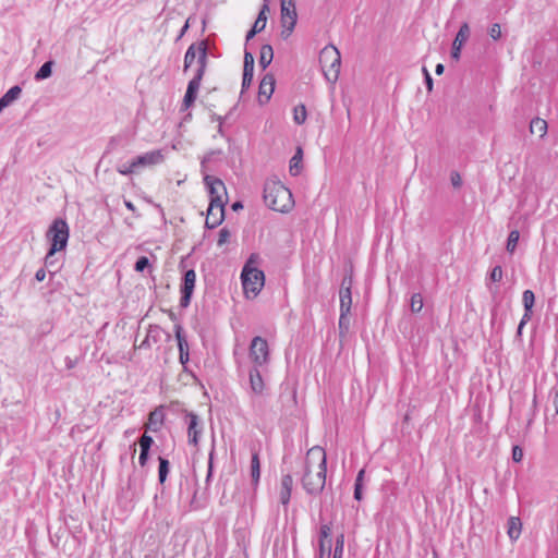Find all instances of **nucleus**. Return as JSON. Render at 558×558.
I'll return each mask as SVG.
<instances>
[{"label": "nucleus", "instance_id": "obj_1", "mask_svg": "<svg viewBox=\"0 0 558 558\" xmlns=\"http://www.w3.org/2000/svg\"><path fill=\"white\" fill-rule=\"evenodd\" d=\"M327 458L322 447L307 451L302 486L308 495H319L326 485Z\"/></svg>", "mask_w": 558, "mask_h": 558}, {"label": "nucleus", "instance_id": "obj_2", "mask_svg": "<svg viewBox=\"0 0 558 558\" xmlns=\"http://www.w3.org/2000/svg\"><path fill=\"white\" fill-rule=\"evenodd\" d=\"M259 263V254L252 253L242 268V287L247 298H250V294L252 298H255L265 284L264 271L257 268Z\"/></svg>", "mask_w": 558, "mask_h": 558}, {"label": "nucleus", "instance_id": "obj_3", "mask_svg": "<svg viewBox=\"0 0 558 558\" xmlns=\"http://www.w3.org/2000/svg\"><path fill=\"white\" fill-rule=\"evenodd\" d=\"M264 202L272 210L288 213L293 207L290 190L279 181H267L264 185Z\"/></svg>", "mask_w": 558, "mask_h": 558}, {"label": "nucleus", "instance_id": "obj_4", "mask_svg": "<svg viewBox=\"0 0 558 558\" xmlns=\"http://www.w3.org/2000/svg\"><path fill=\"white\" fill-rule=\"evenodd\" d=\"M46 235L50 241V248L45 257V263L48 265L50 263V258L57 252H60L66 247L69 240V226L66 221L61 218L54 219Z\"/></svg>", "mask_w": 558, "mask_h": 558}, {"label": "nucleus", "instance_id": "obj_5", "mask_svg": "<svg viewBox=\"0 0 558 558\" xmlns=\"http://www.w3.org/2000/svg\"><path fill=\"white\" fill-rule=\"evenodd\" d=\"M319 63L326 80L329 83H336L341 66V56L333 46H326L319 53Z\"/></svg>", "mask_w": 558, "mask_h": 558}, {"label": "nucleus", "instance_id": "obj_6", "mask_svg": "<svg viewBox=\"0 0 558 558\" xmlns=\"http://www.w3.org/2000/svg\"><path fill=\"white\" fill-rule=\"evenodd\" d=\"M298 21L294 0H281L280 22L282 26L281 37L287 39L293 32Z\"/></svg>", "mask_w": 558, "mask_h": 558}, {"label": "nucleus", "instance_id": "obj_7", "mask_svg": "<svg viewBox=\"0 0 558 558\" xmlns=\"http://www.w3.org/2000/svg\"><path fill=\"white\" fill-rule=\"evenodd\" d=\"M203 174L204 183L207 186L209 193V203H214L215 208H217V204H227V189L222 180L208 173Z\"/></svg>", "mask_w": 558, "mask_h": 558}, {"label": "nucleus", "instance_id": "obj_8", "mask_svg": "<svg viewBox=\"0 0 558 558\" xmlns=\"http://www.w3.org/2000/svg\"><path fill=\"white\" fill-rule=\"evenodd\" d=\"M250 359L254 366H264L269 362V347L266 339L256 336L252 339L250 345Z\"/></svg>", "mask_w": 558, "mask_h": 558}, {"label": "nucleus", "instance_id": "obj_9", "mask_svg": "<svg viewBox=\"0 0 558 558\" xmlns=\"http://www.w3.org/2000/svg\"><path fill=\"white\" fill-rule=\"evenodd\" d=\"M195 282L196 274L194 269L184 271L180 284V306L182 308H186L190 305L195 289Z\"/></svg>", "mask_w": 558, "mask_h": 558}, {"label": "nucleus", "instance_id": "obj_10", "mask_svg": "<svg viewBox=\"0 0 558 558\" xmlns=\"http://www.w3.org/2000/svg\"><path fill=\"white\" fill-rule=\"evenodd\" d=\"M340 294V316H339V335L344 337L350 328L349 314L352 305V292H339Z\"/></svg>", "mask_w": 558, "mask_h": 558}, {"label": "nucleus", "instance_id": "obj_11", "mask_svg": "<svg viewBox=\"0 0 558 558\" xmlns=\"http://www.w3.org/2000/svg\"><path fill=\"white\" fill-rule=\"evenodd\" d=\"M165 156L162 150H151L140 155L133 159V166H136L137 169L148 166H155L163 162Z\"/></svg>", "mask_w": 558, "mask_h": 558}, {"label": "nucleus", "instance_id": "obj_12", "mask_svg": "<svg viewBox=\"0 0 558 558\" xmlns=\"http://www.w3.org/2000/svg\"><path fill=\"white\" fill-rule=\"evenodd\" d=\"M225 205L226 204H217V208H215V204L209 203L205 221L207 229H215L222 223L225 219Z\"/></svg>", "mask_w": 558, "mask_h": 558}, {"label": "nucleus", "instance_id": "obj_13", "mask_svg": "<svg viewBox=\"0 0 558 558\" xmlns=\"http://www.w3.org/2000/svg\"><path fill=\"white\" fill-rule=\"evenodd\" d=\"M470 37V27L468 25V23H463L457 35H456V38L452 43V48H451V58L456 61H459L460 59V54H461V49L463 47V45L465 44V41L469 39Z\"/></svg>", "mask_w": 558, "mask_h": 558}, {"label": "nucleus", "instance_id": "obj_14", "mask_svg": "<svg viewBox=\"0 0 558 558\" xmlns=\"http://www.w3.org/2000/svg\"><path fill=\"white\" fill-rule=\"evenodd\" d=\"M189 442L197 446L198 437L203 430L198 415L193 412L186 413Z\"/></svg>", "mask_w": 558, "mask_h": 558}, {"label": "nucleus", "instance_id": "obj_15", "mask_svg": "<svg viewBox=\"0 0 558 558\" xmlns=\"http://www.w3.org/2000/svg\"><path fill=\"white\" fill-rule=\"evenodd\" d=\"M275 77L270 73L265 74L262 78L258 86V100L262 105L266 104L270 99L275 90Z\"/></svg>", "mask_w": 558, "mask_h": 558}, {"label": "nucleus", "instance_id": "obj_16", "mask_svg": "<svg viewBox=\"0 0 558 558\" xmlns=\"http://www.w3.org/2000/svg\"><path fill=\"white\" fill-rule=\"evenodd\" d=\"M202 80L193 78L189 82L187 88L182 101L181 110H186L192 107L197 98V93L201 86Z\"/></svg>", "mask_w": 558, "mask_h": 558}, {"label": "nucleus", "instance_id": "obj_17", "mask_svg": "<svg viewBox=\"0 0 558 558\" xmlns=\"http://www.w3.org/2000/svg\"><path fill=\"white\" fill-rule=\"evenodd\" d=\"M208 46L206 40L199 41V52L197 56V69L195 71L194 77L203 80L205 74L207 62H208Z\"/></svg>", "mask_w": 558, "mask_h": 558}, {"label": "nucleus", "instance_id": "obj_18", "mask_svg": "<svg viewBox=\"0 0 558 558\" xmlns=\"http://www.w3.org/2000/svg\"><path fill=\"white\" fill-rule=\"evenodd\" d=\"M259 367L260 366H253L248 373L251 389L254 393L257 395H262L265 389V384Z\"/></svg>", "mask_w": 558, "mask_h": 558}, {"label": "nucleus", "instance_id": "obj_19", "mask_svg": "<svg viewBox=\"0 0 558 558\" xmlns=\"http://www.w3.org/2000/svg\"><path fill=\"white\" fill-rule=\"evenodd\" d=\"M293 486V477L290 474H286L281 477L280 487V502L287 506L291 498V492Z\"/></svg>", "mask_w": 558, "mask_h": 558}, {"label": "nucleus", "instance_id": "obj_20", "mask_svg": "<svg viewBox=\"0 0 558 558\" xmlns=\"http://www.w3.org/2000/svg\"><path fill=\"white\" fill-rule=\"evenodd\" d=\"M522 303L524 307L523 319L530 320L533 315V306L535 303V294L532 290H525L522 294Z\"/></svg>", "mask_w": 558, "mask_h": 558}, {"label": "nucleus", "instance_id": "obj_21", "mask_svg": "<svg viewBox=\"0 0 558 558\" xmlns=\"http://www.w3.org/2000/svg\"><path fill=\"white\" fill-rule=\"evenodd\" d=\"M163 411L162 409H156L149 413L147 429L157 432L163 423Z\"/></svg>", "mask_w": 558, "mask_h": 558}, {"label": "nucleus", "instance_id": "obj_22", "mask_svg": "<svg viewBox=\"0 0 558 558\" xmlns=\"http://www.w3.org/2000/svg\"><path fill=\"white\" fill-rule=\"evenodd\" d=\"M199 52V43L192 44L185 54H184V63H183V71L186 72L189 68L193 64L195 59H197Z\"/></svg>", "mask_w": 558, "mask_h": 558}, {"label": "nucleus", "instance_id": "obj_23", "mask_svg": "<svg viewBox=\"0 0 558 558\" xmlns=\"http://www.w3.org/2000/svg\"><path fill=\"white\" fill-rule=\"evenodd\" d=\"M521 529V520L518 517H510L508 520V536L511 541H517L520 537Z\"/></svg>", "mask_w": 558, "mask_h": 558}, {"label": "nucleus", "instance_id": "obj_24", "mask_svg": "<svg viewBox=\"0 0 558 558\" xmlns=\"http://www.w3.org/2000/svg\"><path fill=\"white\" fill-rule=\"evenodd\" d=\"M548 124L547 122L542 118H534L532 119L530 123V132L532 134L536 133L539 135L541 138H543L547 134Z\"/></svg>", "mask_w": 558, "mask_h": 558}, {"label": "nucleus", "instance_id": "obj_25", "mask_svg": "<svg viewBox=\"0 0 558 558\" xmlns=\"http://www.w3.org/2000/svg\"><path fill=\"white\" fill-rule=\"evenodd\" d=\"M274 59V49L271 45H263L259 53V65L265 70Z\"/></svg>", "mask_w": 558, "mask_h": 558}, {"label": "nucleus", "instance_id": "obj_26", "mask_svg": "<svg viewBox=\"0 0 558 558\" xmlns=\"http://www.w3.org/2000/svg\"><path fill=\"white\" fill-rule=\"evenodd\" d=\"M251 477L254 485L258 484L260 477V461L257 451L252 452L251 459Z\"/></svg>", "mask_w": 558, "mask_h": 558}, {"label": "nucleus", "instance_id": "obj_27", "mask_svg": "<svg viewBox=\"0 0 558 558\" xmlns=\"http://www.w3.org/2000/svg\"><path fill=\"white\" fill-rule=\"evenodd\" d=\"M302 157H303L302 148L298 147L294 156L290 159L289 171H290L291 175L295 177V175H298L301 172V169H302V166H301Z\"/></svg>", "mask_w": 558, "mask_h": 558}, {"label": "nucleus", "instance_id": "obj_28", "mask_svg": "<svg viewBox=\"0 0 558 558\" xmlns=\"http://www.w3.org/2000/svg\"><path fill=\"white\" fill-rule=\"evenodd\" d=\"M174 335L178 341L179 353L189 352V343L183 332V327L180 324L174 326Z\"/></svg>", "mask_w": 558, "mask_h": 558}, {"label": "nucleus", "instance_id": "obj_29", "mask_svg": "<svg viewBox=\"0 0 558 558\" xmlns=\"http://www.w3.org/2000/svg\"><path fill=\"white\" fill-rule=\"evenodd\" d=\"M22 94V88L19 85L12 86L1 98L5 107L10 106L14 100H16Z\"/></svg>", "mask_w": 558, "mask_h": 558}, {"label": "nucleus", "instance_id": "obj_30", "mask_svg": "<svg viewBox=\"0 0 558 558\" xmlns=\"http://www.w3.org/2000/svg\"><path fill=\"white\" fill-rule=\"evenodd\" d=\"M159 466H158V481L160 484H163L167 480V476L170 471V462L168 459L163 457L158 458Z\"/></svg>", "mask_w": 558, "mask_h": 558}, {"label": "nucleus", "instance_id": "obj_31", "mask_svg": "<svg viewBox=\"0 0 558 558\" xmlns=\"http://www.w3.org/2000/svg\"><path fill=\"white\" fill-rule=\"evenodd\" d=\"M52 65H53V61L52 60L46 61L39 68V70L36 72L35 80L36 81H43V80H46V78L50 77L51 74H52Z\"/></svg>", "mask_w": 558, "mask_h": 558}, {"label": "nucleus", "instance_id": "obj_32", "mask_svg": "<svg viewBox=\"0 0 558 558\" xmlns=\"http://www.w3.org/2000/svg\"><path fill=\"white\" fill-rule=\"evenodd\" d=\"M365 470L362 469L359 471L355 484H354V499L361 501L363 499V478H364Z\"/></svg>", "mask_w": 558, "mask_h": 558}, {"label": "nucleus", "instance_id": "obj_33", "mask_svg": "<svg viewBox=\"0 0 558 558\" xmlns=\"http://www.w3.org/2000/svg\"><path fill=\"white\" fill-rule=\"evenodd\" d=\"M222 154L220 149H214L208 151L202 159L201 162V171L202 173H207V163L214 161L216 157H219Z\"/></svg>", "mask_w": 558, "mask_h": 558}, {"label": "nucleus", "instance_id": "obj_34", "mask_svg": "<svg viewBox=\"0 0 558 558\" xmlns=\"http://www.w3.org/2000/svg\"><path fill=\"white\" fill-rule=\"evenodd\" d=\"M519 239H520V233L518 230H512L509 233L508 239H507V245H506L507 252L512 254L515 251Z\"/></svg>", "mask_w": 558, "mask_h": 558}, {"label": "nucleus", "instance_id": "obj_35", "mask_svg": "<svg viewBox=\"0 0 558 558\" xmlns=\"http://www.w3.org/2000/svg\"><path fill=\"white\" fill-rule=\"evenodd\" d=\"M410 307L412 313H420L423 308V298L421 293H414L411 296Z\"/></svg>", "mask_w": 558, "mask_h": 558}, {"label": "nucleus", "instance_id": "obj_36", "mask_svg": "<svg viewBox=\"0 0 558 558\" xmlns=\"http://www.w3.org/2000/svg\"><path fill=\"white\" fill-rule=\"evenodd\" d=\"M243 73H254V56L247 50L244 52Z\"/></svg>", "mask_w": 558, "mask_h": 558}, {"label": "nucleus", "instance_id": "obj_37", "mask_svg": "<svg viewBox=\"0 0 558 558\" xmlns=\"http://www.w3.org/2000/svg\"><path fill=\"white\" fill-rule=\"evenodd\" d=\"M343 546H344V536H343V534H341V535L337 536V538H336L332 558H342Z\"/></svg>", "mask_w": 558, "mask_h": 558}, {"label": "nucleus", "instance_id": "obj_38", "mask_svg": "<svg viewBox=\"0 0 558 558\" xmlns=\"http://www.w3.org/2000/svg\"><path fill=\"white\" fill-rule=\"evenodd\" d=\"M306 120V108L304 105H300L294 108V122L296 124H303Z\"/></svg>", "mask_w": 558, "mask_h": 558}, {"label": "nucleus", "instance_id": "obj_39", "mask_svg": "<svg viewBox=\"0 0 558 558\" xmlns=\"http://www.w3.org/2000/svg\"><path fill=\"white\" fill-rule=\"evenodd\" d=\"M330 535H331L330 523L322 524L320 529H319V542L325 541V544H328V541L331 539Z\"/></svg>", "mask_w": 558, "mask_h": 558}, {"label": "nucleus", "instance_id": "obj_40", "mask_svg": "<svg viewBox=\"0 0 558 558\" xmlns=\"http://www.w3.org/2000/svg\"><path fill=\"white\" fill-rule=\"evenodd\" d=\"M330 554H331V539L328 541V544H325V541L319 542L318 558H329Z\"/></svg>", "mask_w": 558, "mask_h": 558}, {"label": "nucleus", "instance_id": "obj_41", "mask_svg": "<svg viewBox=\"0 0 558 558\" xmlns=\"http://www.w3.org/2000/svg\"><path fill=\"white\" fill-rule=\"evenodd\" d=\"M149 266H150V262H149L148 257L141 256L137 258V260L134 265V269H135V271L142 272Z\"/></svg>", "mask_w": 558, "mask_h": 558}, {"label": "nucleus", "instance_id": "obj_42", "mask_svg": "<svg viewBox=\"0 0 558 558\" xmlns=\"http://www.w3.org/2000/svg\"><path fill=\"white\" fill-rule=\"evenodd\" d=\"M117 170L120 174L130 175V174L134 173L137 170V168H136V166H133V160H132L129 163H123V165L119 166Z\"/></svg>", "mask_w": 558, "mask_h": 558}, {"label": "nucleus", "instance_id": "obj_43", "mask_svg": "<svg viewBox=\"0 0 558 558\" xmlns=\"http://www.w3.org/2000/svg\"><path fill=\"white\" fill-rule=\"evenodd\" d=\"M161 332H162V329L159 326H150L146 337L149 340H153L154 343H157L160 338Z\"/></svg>", "mask_w": 558, "mask_h": 558}, {"label": "nucleus", "instance_id": "obj_44", "mask_svg": "<svg viewBox=\"0 0 558 558\" xmlns=\"http://www.w3.org/2000/svg\"><path fill=\"white\" fill-rule=\"evenodd\" d=\"M352 284H353L352 275L351 274L345 275L341 281L340 292H351Z\"/></svg>", "mask_w": 558, "mask_h": 558}, {"label": "nucleus", "instance_id": "obj_45", "mask_svg": "<svg viewBox=\"0 0 558 558\" xmlns=\"http://www.w3.org/2000/svg\"><path fill=\"white\" fill-rule=\"evenodd\" d=\"M138 444H140V448L141 449H145V450H150L153 444H154V439L151 436L147 435V434H144L140 439H138Z\"/></svg>", "mask_w": 558, "mask_h": 558}, {"label": "nucleus", "instance_id": "obj_46", "mask_svg": "<svg viewBox=\"0 0 558 558\" xmlns=\"http://www.w3.org/2000/svg\"><path fill=\"white\" fill-rule=\"evenodd\" d=\"M230 236L231 233L227 228L220 229L217 241L218 246H222L223 244H226L229 241Z\"/></svg>", "mask_w": 558, "mask_h": 558}, {"label": "nucleus", "instance_id": "obj_47", "mask_svg": "<svg viewBox=\"0 0 558 558\" xmlns=\"http://www.w3.org/2000/svg\"><path fill=\"white\" fill-rule=\"evenodd\" d=\"M488 35L494 39V40H498L500 37H501V27H500V24L498 23H494L489 29H488Z\"/></svg>", "mask_w": 558, "mask_h": 558}, {"label": "nucleus", "instance_id": "obj_48", "mask_svg": "<svg viewBox=\"0 0 558 558\" xmlns=\"http://www.w3.org/2000/svg\"><path fill=\"white\" fill-rule=\"evenodd\" d=\"M489 279L493 282H499L502 279V268H501V266L497 265V266H495L492 269L490 275H489Z\"/></svg>", "mask_w": 558, "mask_h": 558}, {"label": "nucleus", "instance_id": "obj_49", "mask_svg": "<svg viewBox=\"0 0 558 558\" xmlns=\"http://www.w3.org/2000/svg\"><path fill=\"white\" fill-rule=\"evenodd\" d=\"M268 2L269 0H264V4L262 5V9L257 15V17L259 19L260 22H264V24L267 23V12H269V5H268Z\"/></svg>", "mask_w": 558, "mask_h": 558}, {"label": "nucleus", "instance_id": "obj_50", "mask_svg": "<svg viewBox=\"0 0 558 558\" xmlns=\"http://www.w3.org/2000/svg\"><path fill=\"white\" fill-rule=\"evenodd\" d=\"M254 73H243L242 77V93L252 84Z\"/></svg>", "mask_w": 558, "mask_h": 558}, {"label": "nucleus", "instance_id": "obj_51", "mask_svg": "<svg viewBox=\"0 0 558 558\" xmlns=\"http://www.w3.org/2000/svg\"><path fill=\"white\" fill-rule=\"evenodd\" d=\"M523 458V450L519 446H513L512 448V460L514 462H520Z\"/></svg>", "mask_w": 558, "mask_h": 558}, {"label": "nucleus", "instance_id": "obj_52", "mask_svg": "<svg viewBox=\"0 0 558 558\" xmlns=\"http://www.w3.org/2000/svg\"><path fill=\"white\" fill-rule=\"evenodd\" d=\"M149 451L150 450L141 449L140 457H138V462L141 464V466L146 465V463L149 459Z\"/></svg>", "mask_w": 558, "mask_h": 558}, {"label": "nucleus", "instance_id": "obj_53", "mask_svg": "<svg viewBox=\"0 0 558 558\" xmlns=\"http://www.w3.org/2000/svg\"><path fill=\"white\" fill-rule=\"evenodd\" d=\"M213 459H214V448L211 449V451L209 453V459H208V471H207V476H206L207 483L210 481V478L213 476V469H214Z\"/></svg>", "mask_w": 558, "mask_h": 558}, {"label": "nucleus", "instance_id": "obj_54", "mask_svg": "<svg viewBox=\"0 0 558 558\" xmlns=\"http://www.w3.org/2000/svg\"><path fill=\"white\" fill-rule=\"evenodd\" d=\"M120 143V137L118 136H112L109 142H108V146H107V153H110L112 150H114L117 148V146L119 145Z\"/></svg>", "mask_w": 558, "mask_h": 558}, {"label": "nucleus", "instance_id": "obj_55", "mask_svg": "<svg viewBox=\"0 0 558 558\" xmlns=\"http://www.w3.org/2000/svg\"><path fill=\"white\" fill-rule=\"evenodd\" d=\"M450 179H451V184L454 187H460L461 186L462 179H461V177H460V174L458 172H452Z\"/></svg>", "mask_w": 558, "mask_h": 558}, {"label": "nucleus", "instance_id": "obj_56", "mask_svg": "<svg viewBox=\"0 0 558 558\" xmlns=\"http://www.w3.org/2000/svg\"><path fill=\"white\" fill-rule=\"evenodd\" d=\"M189 360H190L189 352L179 353V361L183 365L184 369H186V364H187Z\"/></svg>", "mask_w": 558, "mask_h": 558}, {"label": "nucleus", "instance_id": "obj_57", "mask_svg": "<svg viewBox=\"0 0 558 558\" xmlns=\"http://www.w3.org/2000/svg\"><path fill=\"white\" fill-rule=\"evenodd\" d=\"M536 405H537V401H536V395H535L534 398H533V403H532V415H531V417L527 421V427L533 422V417L535 416Z\"/></svg>", "mask_w": 558, "mask_h": 558}, {"label": "nucleus", "instance_id": "obj_58", "mask_svg": "<svg viewBox=\"0 0 558 558\" xmlns=\"http://www.w3.org/2000/svg\"><path fill=\"white\" fill-rule=\"evenodd\" d=\"M46 278V270L44 268H39L35 274V279L37 281H43Z\"/></svg>", "mask_w": 558, "mask_h": 558}, {"label": "nucleus", "instance_id": "obj_59", "mask_svg": "<svg viewBox=\"0 0 558 558\" xmlns=\"http://www.w3.org/2000/svg\"><path fill=\"white\" fill-rule=\"evenodd\" d=\"M529 320H524L523 317L521 318L518 329H517V337L520 338L522 336V329L527 324Z\"/></svg>", "mask_w": 558, "mask_h": 558}, {"label": "nucleus", "instance_id": "obj_60", "mask_svg": "<svg viewBox=\"0 0 558 558\" xmlns=\"http://www.w3.org/2000/svg\"><path fill=\"white\" fill-rule=\"evenodd\" d=\"M424 81H425V85H426L427 90L432 92L433 90V78H432V76L425 77Z\"/></svg>", "mask_w": 558, "mask_h": 558}, {"label": "nucleus", "instance_id": "obj_61", "mask_svg": "<svg viewBox=\"0 0 558 558\" xmlns=\"http://www.w3.org/2000/svg\"><path fill=\"white\" fill-rule=\"evenodd\" d=\"M124 205H125V207H126L129 210H131V211H133V213H135V211H136V208H135L134 204H133L131 201L124 199Z\"/></svg>", "mask_w": 558, "mask_h": 558}, {"label": "nucleus", "instance_id": "obj_62", "mask_svg": "<svg viewBox=\"0 0 558 558\" xmlns=\"http://www.w3.org/2000/svg\"><path fill=\"white\" fill-rule=\"evenodd\" d=\"M444 71H445V66H444V64H442V63H438V64L436 65V68H435V73H436L437 75H441V74L444 73Z\"/></svg>", "mask_w": 558, "mask_h": 558}, {"label": "nucleus", "instance_id": "obj_63", "mask_svg": "<svg viewBox=\"0 0 558 558\" xmlns=\"http://www.w3.org/2000/svg\"><path fill=\"white\" fill-rule=\"evenodd\" d=\"M253 26L259 27L260 32H262L265 29L266 24H264V22H260L259 19L257 17L256 21L254 22Z\"/></svg>", "mask_w": 558, "mask_h": 558}, {"label": "nucleus", "instance_id": "obj_64", "mask_svg": "<svg viewBox=\"0 0 558 558\" xmlns=\"http://www.w3.org/2000/svg\"><path fill=\"white\" fill-rule=\"evenodd\" d=\"M554 405H555V409H556V413L558 414V390L555 393Z\"/></svg>", "mask_w": 558, "mask_h": 558}]
</instances>
